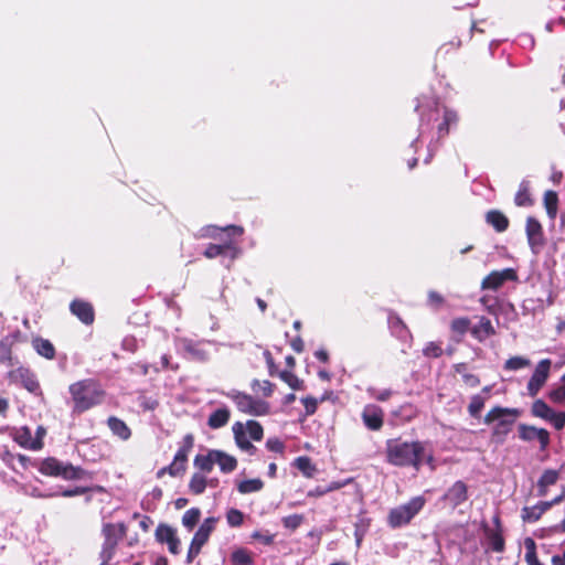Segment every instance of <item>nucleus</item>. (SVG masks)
<instances>
[{
  "label": "nucleus",
  "mask_w": 565,
  "mask_h": 565,
  "mask_svg": "<svg viewBox=\"0 0 565 565\" xmlns=\"http://www.w3.org/2000/svg\"><path fill=\"white\" fill-rule=\"evenodd\" d=\"M384 416V411L375 404L365 405L361 413L364 426L371 431H379L383 428Z\"/></svg>",
  "instance_id": "2eb2a0df"
},
{
  "label": "nucleus",
  "mask_w": 565,
  "mask_h": 565,
  "mask_svg": "<svg viewBox=\"0 0 565 565\" xmlns=\"http://www.w3.org/2000/svg\"><path fill=\"white\" fill-rule=\"evenodd\" d=\"M518 436L522 441L525 443H532L534 440H537L540 444V449L542 451L547 450L551 444V435L547 429L539 428L529 424H519Z\"/></svg>",
  "instance_id": "1a4fd4ad"
},
{
  "label": "nucleus",
  "mask_w": 565,
  "mask_h": 565,
  "mask_svg": "<svg viewBox=\"0 0 565 565\" xmlns=\"http://www.w3.org/2000/svg\"><path fill=\"white\" fill-rule=\"evenodd\" d=\"M484 535V552L503 553L505 551V539L503 529H491L487 523L481 524Z\"/></svg>",
  "instance_id": "ddd939ff"
},
{
  "label": "nucleus",
  "mask_w": 565,
  "mask_h": 565,
  "mask_svg": "<svg viewBox=\"0 0 565 565\" xmlns=\"http://www.w3.org/2000/svg\"><path fill=\"white\" fill-rule=\"evenodd\" d=\"M544 207L546 210V214L551 220H554L558 212V195L553 190H547L543 196Z\"/></svg>",
  "instance_id": "72a5a7b5"
},
{
  "label": "nucleus",
  "mask_w": 565,
  "mask_h": 565,
  "mask_svg": "<svg viewBox=\"0 0 565 565\" xmlns=\"http://www.w3.org/2000/svg\"><path fill=\"white\" fill-rule=\"evenodd\" d=\"M214 460L218 465L221 471L230 473L237 468V460L235 457L222 451L214 449Z\"/></svg>",
  "instance_id": "c756f323"
},
{
  "label": "nucleus",
  "mask_w": 565,
  "mask_h": 565,
  "mask_svg": "<svg viewBox=\"0 0 565 565\" xmlns=\"http://www.w3.org/2000/svg\"><path fill=\"white\" fill-rule=\"evenodd\" d=\"M232 401L235 403L241 413L252 416H264L269 413V404L263 399L253 397L249 394L236 392L231 395Z\"/></svg>",
  "instance_id": "6e6552de"
},
{
  "label": "nucleus",
  "mask_w": 565,
  "mask_h": 565,
  "mask_svg": "<svg viewBox=\"0 0 565 565\" xmlns=\"http://www.w3.org/2000/svg\"><path fill=\"white\" fill-rule=\"evenodd\" d=\"M444 302L445 299L439 292L435 290L428 291L427 303L429 307H431L435 310H438L444 305Z\"/></svg>",
  "instance_id": "13d9d810"
},
{
  "label": "nucleus",
  "mask_w": 565,
  "mask_h": 565,
  "mask_svg": "<svg viewBox=\"0 0 565 565\" xmlns=\"http://www.w3.org/2000/svg\"><path fill=\"white\" fill-rule=\"evenodd\" d=\"M371 395L380 402H386L392 396L393 392L391 390H383V391H370Z\"/></svg>",
  "instance_id": "69168bd1"
},
{
  "label": "nucleus",
  "mask_w": 565,
  "mask_h": 565,
  "mask_svg": "<svg viewBox=\"0 0 565 565\" xmlns=\"http://www.w3.org/2000/svg\"><path fill=\"white\" fill-rule=\"evenodd\" d=\"M90 491H97V492H104L105 489L102 486H94V487H75L73 489H66L61 494L65 498L76 497L81 494H85Z\"/></svg>",
  "instance_id": "09e8293b"
},
{
  "label": "nucleus",
  "mask_w": 565,
  "mask_h": 565,
  "mask_svg": "<svg viewBox=\"0 0 565 565\" xmlns=\"http://www.w3.org/2000/svg\"><path fill=\"white\" fill-rule=\"evenodd\" d=\"M216 522H217L216 518H213V516L206 518L203 521V523L200 525V527L198 529L196 533L203 535L206 539H210V535L215 530Z\"/></svg>",
  "instance_id": "603ef678"
},
{
  "label": "nucleus",
  "mask_w": 565,
  "mask_h": 565,
  "mask_svg": "<svg viewBox=\"0 0 565 565\" xmlns=\"http://www.w3.org/2000/svg\"><path fill=\"white\" fill-rule=\"evenodd\" d=\"M239 249L236 245L232 242H226L224 244H209L203 252V255L209 259L216 258L218 256H226L234 259L237 257Z\"/></svg>",
  "instance_id": "aec40b11"
},
{
  "label": "nucleus",
  "mask_w": 565,
  "mask_h": 565,
  "mask_svg": "<svg viewBox=\"0 0 565 565\" xmlns=\"http://www.w3.org/2000/svg\"><path fill=\"white\" fill-rule=\"evenodd\" d=\"M207 487V478L201 472H194L189 481V490L192 494H202Z\"/></svg>",
  "instance_id": "4c0bfd02"
},
{
  "label": "nucleus",
  "mask_w": 565,
  "mask_h": 565,
  "mask_svg": "<svg viewBox=\"0 0 565 565\" xmlns=\"http://www.w3.org/2000/svg\"><path fill=\"white\" fill-rule=\"evenodd\" d=\"M423 353L427 358L437 359L443 355V348L436 342H428L424 348Z\"/></svg>",
  "instance_id": "bf43d9fd"
},
{
  "label": "nucleus",
  "mask_w": 565,
  "mask_h": 565,
  "mask_svg": "<svg viewBox=\"0 0 565 565\" xmlns=\"http://www.w3.org/2000/svg\"><path fill=\"white\" fill-rule=\"evenodd\" d=\"M32 347L36 353L47 360H53L56 355V350L53 343L41 337H36L32 340Z\"/></svg>",
  "instance_id": "cd10ccee"
},
{
  "label": "nucleus",
  "mask_w": 565,
  "mask_h": 565,
  "mask_svg": "<svg viewBox=\"0 0 565 565\" xmlns=\"http://www.w3.org/2000/svg\"><path fill=\"white\" fill-rule=\"evenodd\" d=\"M525 232L527 243L534 253H537L545 243L544 232L541 223L533 216L526 218Z\"/></svg>",
  "instance_id": "dca6fc26"
},
{
  "label": "nucleus",
  "mask_w": 565,
  "mask_h": 565,
  "mask_svg": "<svg viewBox=\"0 0 565 565\" xmlns=\"http://www.w3.org/2000/svg\"><path fill=\"white\" fill-rule=\"evenodd\" d=\"M525 555L524 559L527 565H544L537 556L536 543L532 537L524 539Z\"/></svg>",
  "instance_id": "e433bc0d"
},
{
  "label": "nucleus",
  "mask_w": 565,
  "mask_h": 565,
  "mask_svg": "<svg viewBox=\"0 0 565 565\" xmlns=\"http://www.w3.org/2000/svg\"><path fill=\"white\" fill-rule=\"evenodd\" d=\"M39 471L44 476L62 478L64 480H81L89 475L82 467H75L71 462H63L55 457L43 459Z\"/></svg>",
  "instance_id": "20e7f679"
},
{
  "label": "nucleus",
  "mask_w": 565,
  "mask_h": 565,
  "mask_svg": "<svg viewBox=\"0 0 565 565\" xmlns=\"http://www.w3.org/2000/svg\"><path fill=\"white\" fill-rule=\"evenodd\" d=\"M104 543L99 552L100 565H108L113 559L118 543L126 536L127 526L125 523H105L102 527Z\"/></svg>",
  "instance_id": "39448f33"
},
{
  "label": "nucleus",
  "mask_w": 565,
  "mask_h": 565,
  "mask_svg": "<svg viewBox=\"0 0 565 565\" xmlns=\"http://www.w3.org/2000/svg\"><path fill=\"white\" fill-rule=\"evenodd\" d=\"M107 426L113 435L117 436L121 440L126 441L131 437V429L122 419L116 416H109L107 418Z\"/></svg>",
  "instance_id": "393cba45"
},
{
  "label": "nucleus",
  "mask_w": 565,
  "mask_h": 565,
  "mask_svg": "<svg viewBox=\"0 0 565 565\" xmlns=\"http://www.w3.org/2000/svg\"><path fill=\"white\" fill-rule=\"evenodd\" d=\"M468 498L469 494L467 483L462 480H458L447 489L440 500L454 510L465 503Z\"/></svg>",
  "instance_id": "4468645a"
},
{
  "label": "nucleus",
  "mask_w": 565,
  "mask_h": 565,
  "mask_svg": "<svg viewBox=\"0 0 565 565\" xmlns=\"http://www.w3.org/2000/svg\"><path fill=\"white\" fill-rule=\"evenodd\" d=\"M296 467L306 478H312L317 472V467L308 456H300L294 460Z\"/></svg>",
  "instance_id": "f704fd0d"
},
{
  "label": "nucleus",
  "mask_w": 565,
  "mask_h": 565,
  "mask_svg": "<svg viewBox=\"0 0 565 565\" xmlns=\"http://www.w3.org/2000/svg\"><path fill=\"white\" fill-rule=\"evenodd\" d=\"M156 540L160 543H167L168 550L171 554H179L181 542L172 526L163 523L159 524L156 529Z\"/></svg>",
  "instance_id": "a211bd4d"
},
{
  "label": "nucleus",
  "mask_w": 565,
  "mask_h": 565,
  "mask_svg": "<svg viewBox=\"0 0 565 565\" xmlns=\"http://www.w3.org/2000/svg\"><path fill=\"white\" fill-rule=\"evenodd\" d=\"M245 427V431L247 430L248 433V436L255 440V441H259L263 439L264 437V429H263V426L256 422V420H247L246 422V425H244Z\"/></svg>",
  "instance_id": "49530a36"
},
{
  "label": "nucleus",
  "mask_w": 565,
  "mask_h": 565,
  "mask_svg": "<svg viewBox=\"0 0 565 565\" xmlns=\"http://www.w3.org/2000/svg\"><path fill=\"white\" fill-rule=\"evenodd\" d=\"M214 458V449L209 450L206 455L199 454L194 458V467L199 469L203 475L210 473L213 470L214 465H216Z\"/></svg>",
  "instance_id": "2f4dec72"
},
{
  "label": "nucleus",
  "mask_w": 565,
  "mask_h": 565,
  "mask_svg": "<svg viewBox=\"0 0 565 565\" xmlns=\"http://www.w3.org/2000/svg\"><path fill=\"white\" fill-rule=\"evenodd\" d=\"M201 516V511L199 508H191L182 516V524L189 529L192 530L199 522Z\"/></svg>",
  "instance_id": "a18cd8bd"
},
{
  "label": "nucleus",
  "mask_w": 565,
  "mask_h": 565,
  "mask_svg": "<svg viewBox=\"0 0 565 565\" xmlns=\"http://www.w3.org/2000/svg\"><path fill=\"white\" fill-rule=\"evenodd\" d=\"M266 448L269 451H274V452L282 455L285 452L286 446H285V444L279 438L271 437V438L267 439Z\"/></svg>",
  "instance_id": "052dcab7"
},
{
  "label": "nucleus",
  "mask_w": 565,
  "mask_h": 565,
  "mask_svg": "<svg viewBox=\"0 0 565 565\" xmlns=\"http://www.w3.org/2000/svg\"><path fill=\"white\" fill-rule=\"evenodd\" d=\"M471 334L478 341H484L487 338L495 334V329L492 326V322L487 317H481L479 323L471 328Z\"/></svg>",
  "instance_id": "a878e982"
},
{
  "label": "nucleus",
  "mask_w": 565,
  "mask_h": 565,
  "mask_svg": "<svg viewBox=\"0 0 565 565\" xmlns=\"http://www.w3.org/2000/svg\"><path fill=\"white\" fill-rule=\"evenodd\" d=\"M546 511H548V504L541 501L535 505L522 508L521 519L524 523H534L539 521Z\"/></svg>",
  "instance_id": "5701e85b"
},
{
  "label": "nucleus",
  "mask_w": 565,
  "mask_h": 565,
  "mask_svg": "<svg viewBox=\"0 0 565 565\" xmlns=\"http://www.w3.org/2000/svg\"><path fill=\"white\" fill-rule=\"evenodd\" d=\"M551 364H552V362L550 359L541 360L537 363V365L527 383V392H529L530 396H532V397L536 396L537 393L541 391V388L546 383L548 375H550Z\"/></svg>",
  "instance_id": "9b49d317"
},
{
  "label": "nucleus",
  "mask_w": 565,
  "mask_h": 565,
  "mask_svg": "<svg viewBox=\"0 0 565 565\" xmlns=\"http://www.w3.org/2000/svg\"><path fill=\"white\" fill-rule=\"evenodd\" d=\"M194 447V436L186 434L182 439V445L174 455L172 462L158 470L157 477L162 478L166 473L171 477L182 476L186 471L188 457Z\"/></svg>",
  "instance_id": "0eeeda50"
},
{
  "label": "nucleus",
  "mask_w": 565,
  "mask_h": 565,
  "mask_svg": "<svg viewBox=\"0 0 565 565\" xmlns=\"http://www.w3.org/2000/svg\"><path fill=\"white\" fill-rule=\"evenodd\" d=\"M303 520H305V518L302 514H291V515L284 516L281 519V523H282L284 527H286L290 531H295L302 524Z\"/></svg>",
  "instance_id": "3c124183"
},
{
  "label": "nucleus",
  "mask_w": 565,
  "mask_h": 565,
  "mask_svg": "<svg viewBox=\"0 0 565 565\" xmlns=\"http://www.w3.org/2000/svg\"><path fill=\"white\" fill-rule=\"evenodd\" d=\"M231 418V412L227 407H221L212 412L207 418V426L211 429L224 427Z\"/></svg>",
  "instance_id": "bb28decb"
},
{
  "label": "nucleus",
  "mask_w": 565,
  "mask_h": 565,
  "mask_svg": "<svg viewBox=\"0 0 565 565\" xmlns=\"http://www.w3.org/2000/svg\"><path fill=\"white\" fill-rule=\"evenodd\" d=\"M209 539L195 532L186 555V563L191 564L201 553L202 547L207 543Z\"/></svg>",
  "instance_id": "c9c22d12"
},
{
  "label": "nucleus",
  "mask_w": 565,
  "mask_h": 565,
  "mask_svg": "<svg viewBox=\"0 0 565 565\" xmlns=\"http://www.w3.org/2000/svg\"><path fill=\"white\" fill-rule=\"evenodd\" d=\"M263 488H264V482L258 478L243 480L237 484L238 492L243 493V494L258 492Z\"/></svg>",
  "instance_id": "ea45409f"
},
{
  "label": "nucleus",
  "mask_w": 565,
  "mask_h": 565,
  "mask_svg": "<svg viewBox=\"0 0 565 565\" xmlns=\"http://www.w3.org/2000/svg\"><path fill=\"white\" fill-rule=\"evenodd\" d=\"M227 523L233 526H241L244 522V514L238 509H230L226 513Z\"/></svg>",
  "instance_id": "5fc2aeb1"
},
{
  "label": "nucleus",
  "mask_w": 565,
  "mask_h": 565,
  "mask_svg": "<svg viewBox=\"0 0 565 565\" xmlns=\"http://www.w3.org/2000/svg\"><path fill=\"white\" fill-rule=\"evenodd\" d=\"M274 387L275 385L268 380H254L252 382V390L254 392H260L265 397L271 396V394L274 393Z\"/></svg>",
  "instance_id": "8fccbe9b"
},
{
  "label": "nucleus",
  "mask_w": 565,
  "mask_h": 565,
  "mask_svg": "<svg viewBox=\"0 0 565 565\" xmlns=\"http://www.w3.org/2000/svg\"><path fill=\"white\" fill-rule=\"evenodd\" d=\"M233 434L236 445L249 455H255L257 448L248 440L245 431L244 424L236 422L233 427Z\"/></svg>",
  "instance_id": "4be33fe9"
},
{
  "label": "nucleus",
  "mask_w": 565,
  "mask_h": 565,
  "mask_svg": "<svg viewBox=\"0 0 565 565\" xmlns=\"http://www.w3.org/2000/svg\"><path fill=\"white\" fill-rule=\"evenodd\" d=\"M486 222L498 233L505 232L510 225L508 216L499 210L488 211L486 213Z\"/></svg>",
  "instance_id": "b1692460"
},
{
  "label": "nucleus",
  "mask_w": 565,
  "mask_h": 565,
  "mask_svg": "<svg viewBox=\"0 0 565 565\" xmlns=\"http://www.w3.org/2000/svg\"><path fill=\"white\" fill-rule=\"evenodd\" d=\"M387 323L392 329L393 333L397 335H403V333H406L408 331L402 318L395 312H390Z\"/></svg>",
  "instance_id": "37998d69"
},
{
  "label": "nucleus",
  "mask_w": 565,
  "mask_h": 565,
  "mask_svg": "<svg viewBox=\"0 0 565 565\" xmlns=\"http://www.w3.org/2000/svg\"><path fill=\"white\" fill-rule=\"evenodd\" d=\"M454 370L461 376L466 386L477 387L480 384L479 376L469 372L467 363H457L454 365Z\"/></svg>",
  "instance_id": "473e14b6"
},
{
  "label": "nucleus",
  "mask_w": 565,
  "mask_h": 565,
  "mask_svg": "<svg viewBox=\"0 0 565 565\" xmlns=\"http://www.w3.org/2000/svg\"><path fill=\"white\" fill-rule=\"evenodd\" d=\"M68 393L73 414H83L103 404L107 395L102 383L93 377L78 380L70 384Z\"/></svg>",
  "instance_id": "f03ea898"
},
{
  "label": "nucleus",
  "mask_w": 565,
  "mask_h": 565,
  "mask_svg": "<svg viewBox=\"0 0 565 565\" xmlns=\"http://www.w3.org/2000/svg\"><path fill=\"white\" fill-rule=\"evenodd\" d=\"M352 481V479H347L345 481H332L331 483H329L327 487H326V490L327 492H332V491H335V490H339L341 489L342 487L349 484L350 482Z\"/></svg>",
  "instance_id": "338daca9"
},
{
  "label": "nucleus",
  "mask_w": 565,
  "mask_h": 565,
  "mask_svg": "<svg viewBox=\"0 0 565 565\" xmlns=\"http://www.w3.org/2000/svg\"><path fill=\"white\" fill-rule=\"evenodd\" d=\"M530 364L527 359L522 356H513L505 361L504 369L510 371H516L523 369Z\"/></svg>",
  "instance_id": "864d4df0"
},
{
  "label": "nucleus",
  "mask_w": 565,
  "mask_h": 565,
  "mask_svg": "<svg viewBox=\"0 0 565 565\" xmlns=\"http://www.w3.org/2000/svg\"><path fill=\"white\" fill-rule=\"evenodd\" d=\"M425 499L422 495L412 498L407 503L390 510L387 524L392 529H398L408 525L412 520L422 511L425 505Z\"/></svg>",
  "instance_id": "423d86ee"
},
{
  "label": "nucleus",
  "mask_w": 565,
  "mask_h": 565,
  "mask_svg": "<svg viewBox=\"0 0 565 565\" xmlns=\"http://www.w3.org/2000/svg\"><path fill=\"white\" fill-rule=\"evenodd\" d=\"M458 122V115L456 111L446 108L444 111L443 121L437 127L438 139H444L448 136L450 127L456 126Z\"/></svg>",
  "instance_id": "7c9ffc66"
},
{
  "label": "nucleus",
  "mask_w": 565,
  "mask_h": 565,
  "mask_svg": "<svg viewBox=\"0 0 565 565\" xmlns=\"http://www.w3.org/2000/svg\"><path fill=\"white\" fill-rule=\"evenodd\" d=\"M278 376L292 390H301L303 386V381L291 371H280Z\"/></svg>",
  "instance_id": "c03bdc74"
},
{
  "label": "nucleus",
  "mask_w": 565,
  "mask_h": 565,
  "mask_svg": "<svg viewBox=\"0 0 565 565\" xmlns=\"http://www.w3.org/2000/svg\"><path fill=\"white\" fill-rule=\"evenodd\" d=\"M559 479V472L555 469H546L541 475L539 481L547 487L554 486Z\"/></svg>",
  "instance_id": "6e6d98bb"
},
{
  "label": "nucleus",
  "mask_w": 565,
  "mask_h": 565,
  "mask_svg": "<svg viewBox=\"0 0 565 565\" xmlns=\"http://www.w3.org/2000/svg\"><path fill=\"white\" fill-rule=\"evenodd\" d=\"M231 562L233 565H253L254 561L250 552L246 548H237L231 555Z\"/></svg>",
  "instance_id": "79ce46f5"
},
{
  "label": "nucleus",
  "mask_w": 565,
  "mask_h": 565,
  "mask_svg": "<svg viewBox=\"0 0 565 565\" xmlns=\"http://www.w3.org/2000/svg\"><path fill=\"white\" fill-rule=\"evenodd\" d=\"M518 273L513 268H504L502 270H493L487 275L481 281L482 289L498 290L507 281H516Z\"/></svg>",
  "instance_id": "f8f14e48"
},
{
  "label": "nucleus",
  "mask_w": 565,
  "mask_h": 565,
  "mask_svg": "<svg viewBox=\"0 0 565 565\" xmlns=\"http://www.w3.org/2000/svg\"><path fill=\"white\" fill-rule=\"evenodd\" d=\"M552 413L553 409L543 399L534 401L531 406L532 416L542 418L544 420L548 419Z\"/></svg>",
  "instance_id": "58836bf2"
},
{
  "label": "nucleus",
  "mask_w": 565,
  "mask_h": 565,
  "mask_svg": "<svg viewBox=\"0 0 565 565\" xmlns=\"http://www.w3.org/2000/svg\"><path fill=\"white\" fill-rule=\"evenodd\" d=\"M425 459L423 441H405L402 438L387 439L385 443V460L395 467H412L419 470Z\"/></svg>",
  "instance_id": "f257e3e1"
},
{
  "label": "nucleus",
  "mask_w": 565,
  "mask_h": 565,
  "mask_svg": "<svg viewBox=\"0 0 565 565\" xmlns=\"http://www.w3.org/2000/svg\"><path fill=\"white\" fill-rule=\"evenodd\" d=\"M514 203L516 206H521V207H529L534 204V200H533L531 191H530V182L529 181L523 180L519 184V189L514 196Z\"/></svg>",
  "instance_id": "c85d7f7f"
},
{
  "label": "nucleus",
  "mask_w": 565,
  "mask_h": 565,
  "mask_svg": "<svg viewBox=\"0 0 565 565\" xmlns=\"http://www.w3.org/2000/svg\"><path fill=\"white\" fill-rule=\"evenodd\" d=\"M264 358H265V361H266V364H267V367H268L269 375L270 376L278 375L279 372L277 370V365L275 363L273 354L268 350H265L264 351Z\"/></svg>",
  "instance_id": "0e129e2a"
},
{
  "label": "nucleus",
  "mask_w": 565,
  "mask_h": 565,
  "mask_svg": "<svg viewBox=\"0 0 565 565\" xmlns=\"http://www.w3.org/2000/svg\"><path fill=\"white\" fill-rule=\"evenodd\" d=\"M450 330L459 335H463L470 329V319L467 317L455 318L450 323Z\"/></svg>",
  "instance_id": "de8ad7c7"
},
{
  "label": "nucleus",
  "mask_w": 565,
  "mask_h": 565,
  "mask_svg": "<svg viewBox=\"0 0 565 565\" xmlns=\"http://www.w3.org/2000/svg\"><path fill=\"white\" fill-rule=\"evenodd\" d=\"M228 236H242L244 228L237 225H228L224 228Z\"/></svg>",
  "instance_id": "774afa93"
},
{
  "label": "nucleus",
  "mask_w": 565,
  "mask_h": 565,
  "mask_svg": "<svg viewBox=\"0 0 565 565\" xmlns=\"http://www.w3.org/2000/svg\"><path fill=\"white\" fill-rule=\"evenodd\" d=\"M546 420L552 423L555 429L562 430L565 427V412L553 411L552 415Z\"/></svg>",
  "instance_id": "680f3d73"
},
{
  "label": "nucleus",
  "mask_w": 565,
  "mask_h": 565,
  "mask_svg": "<svg viewBox=\"0 0 565 565\" xmlns=\"http://www.w3.org/2000/svg\"><path fill=\"white\" fill-rule=\"evenodd\" d=\"M563 385L552 390L548 397L553 403L562 404L565 402V374L562 376Z\"/></svg>",
  "instance_id": "4d7b16f0"
},
{
  "label": "nucleus",
  "mask_w": 565,
  "mask_h": 565,
  "mask_svg": "<svg viewBox=\"0 0 565 565\" xmlns=\"http://www.w3.org/2000/svg\"><path fill=\"white\" fill-rule=\"evenodd\" d=\"M70 311L86 326H92L95 321V309L87 300L79 298L72 300L70 303Z\"/></svg>",
  "instance_id": "f3484780"
},
{
  "label": "nucleus",
  "mask_w": 565,
  "mask_h": 565,
  "mask_svg": "<svg viewBox=\"0 0 565 565\" xmlns=\"http://www.w3.org/2000/svg\"><path fill=\"white\" fill-rule=\"evenodd\" d=\"M305 406L306 416H311L317 412L318 408V399L312 396H307L301 399Z\"/></svg>",
  "instance_id": "e2e57ef3"
},
{
  "label": "nucleus",
  "mask_w": 565,
  "mask_h": 565,
  "mask_svg": "<svg viewBox=\"0 0 565 565\" xmlns=\"http://www.w3.org/2000/svg\"><path fill=\"white\" fill-rule=\"evenodd\" d=\"M21 331L15 330L0 339V364L7 366L13 365L12 348L17 342L21 341Z\"/></svg>",
  "instance_id": "6ab92c4d"
},
{
  "label": "nucleus",
  "mask_w": 565,
  "mask_h": 565,
  "mask_svg": "<svg viewBox=\"0 0 565 565\" xmlns=\"http://www.w3.org/2000/svg\"><path fill=\"white\" fill-rule=\"evenodd\" d=\"M8 379L11 383L21 384L30 393L36 394L41 390L36 375L28 367L19 366L9 371Z\"/></svg>",
  "instance_id": "9d476101"
},
{
  "label": "nucleus",
  "mask_w": 565,
  "mask_h": 565,
  "mask_svg": "<svg viewBox=\"0 0 565 565\" xmlns=\"http://www.w3.org/2000/svg\"><path fill=\"white\" fill-rule=\"evenodd\" d=\"M521 416L519 408H508L502 406L492 407L483 417V423L490 425L494 422L491 438L495 443H503L507 435L511 431L512 426L518 417Z\"/></svg>",
  "instance_id": "7ed1b4c3"
},
{
  "label": "nucleus",
  "mask_w": 565,
  "mask_h": 565,
  "mask_svg": "<svg viewBox=\"0 0 565 565\" xmlns=\"http://www.w3.org/2000/svg\"><path fill=\"white\" fill-rule=\"evenodd\" d=\"M14 440L23 448L31 450H40L43 448L41 437H32L31 429L26 426L21 427L14 435Z\"/></svg>",
  "instance_id": "412c9836"
},
{
  "label": "nucleus",
  "mask_w": 565,
  "mask_h": 565,
  "mask_svg": "<svg viewBox=\"0 0 565 565\" xmlns=\"http://www.w3.org/2000/svg\"><path fill=\"white\" fill-rule=\"evenodd\" d=\"M486 397L481 396L480 394L471 396L470 403L468 405L469 415L473 418H480Z\"/></svg>",
  "instance_id": "a19ab883"
}]
</instances>
